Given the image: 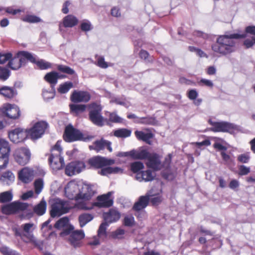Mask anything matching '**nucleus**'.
I'll list each match as a JSON object with an SVG mask.
<instances>
[{
	"label": "nucleus",
	"mask_w": 255,
	"mask_h": 255,
	"mask_svg": "<svg viewBox=\"0 0 255 255\" xmlns=\"http://www.w3.org/2000/svg\"><path fill=\"white\" fill-rule=\"evenodd\" d=\"M229 186L231 189L236 190L239 186V182L236 179H233L230 181Z\"/></svg>",
	"instance_id": "obj_64"
},
{
	"label": "nucleus",
	"mask_w": 255,
	"mask_h": 255,
	"mask_svg": "<svg viewBox=\"0 0 255 255\" xmlns=\"http://www.w3.org/2000/svg\"><path fill=\"white\" fill-rule=\"evenodd\" d=\"M109 225L107 223L103 222L102 223L98 230V237L101 240H104L107 238V227Z\"/></svg>",
	"instance_id": "obj_35"
},
{
	"label": "nucleus",
	"mask_w": 255,
	"mask_h": 255,
	"mask_svg": "<svg viewBox=\"0 0 255 255\" xmlns=\"http://www.w3.org/2000/svg\"><path fill=\"white\" fill-rule=\"evenodd\" d=\"M139 154H141V155H140V158H138V159H146L145 164L148 168L155 171H159L163 168L161 157L157 153H150L148 149L140 147Z\"/></svg>",
	"instance_id": "obj_2"
},
{
	"label": "nucleus",
	"mask_w": 255,
	"mask_h": 255,
	"mask_svg": "<svg viewBox=\"0 0 255 255\" xmlns=\"http://www.w3.org/2000/svg\"><path fill=\"white\" fill-rule=\"evenodd\" d=\"M57 68L58 71L70 75H73L75 73L73 69L66 65H58Z\"/></svg>",
	"instance_id": "obj_44"
},
{
	"label": "nucleus",
	"mask_w": 255,
	"mask_h": 255,
	"mask_svg": "<svg viewBox=\"0 0 255 255\" xmlns=\"http://www.w3.org/2000/svg\"><path fill=\"white\" fill-rule=\"evenodd\" d=\"M10 147L8 142L0 139V170L6 167L8 163Z\"/></svg>",
	"instance_id": "obj_11"
},
{
	"label": "nucleus",
	"mask_w": 255,
	"mask_h": 255,
	"mask_svg": "<svg viewBox=\"0 0 255 255\" xmlns=\"http://www.w3.org/2000/svg\"><path fill=\"white\" fill-rule=\"evenodd\" d=\"M33 170L28 168L24 167L18 173V178L19 180L24 183L30 182L34 177Z\"/></svg>",
	"instance_id": "obj_22"
},
{
	"label": "nucleus",
	"mask_w": 255,
	"mask_h": 255,
	"mask_svg": "<svg viewBox=\"0 0 255 255\" xmlns=\"http://www.w3.org/2000/svg\"><path fill=\"white\" fill-rule=\"evenodd\" d=\"M9 75V71L7 69L0 67V80L5 81L8 79Z\"/></svg>",
	"instance_id": "obj_53"
},
{
	"label": "nucleus",
	"mask_w": 255,
	"mask_h": 255,
	"mask_svg": "<svg viewBox=\"0 0 255 255\" xmlns=\"http://www.w3.org/2000/svg\"><path fill=\"white\" fill-rule=\"evenodd\" d=\"M131 171L135 173L144 168L143 163L140 161H135L130 164Z\"/></svg>",
	"instance_id": "obj_41"
},
{
	"label": "nucleus",
	"mask_w": 255,
	"mask_h": 255,
	"mask_svg": "<svg viewBox=\"0 0 255 255\" xmlns=\"http://www.w3.org/2000/svg\"><path fill=\"white\" fill-rule=\"evenodd\" d=\"M140 175L142 179L145 181H151L155 177V174H153L152 171L150 170L141 171Z\"/></svg>",
	"instance_id": "obj_42"
},
{
	"label": "nucleus",
	"mask_w": 255,
	"mask_h": 255,
	"mask_svg": "<svg viewBox=\"0 0 255 255\" xmlns=\"http://www.w3.org/2000/svg\"><path fill=\"white\" fill-rule=\"evenodd\" d=\"M121 217V213L116 209H110L108 212L104 213L105 222L109 224L117 222Z\"/></svg>",
	"instance_id": "obj_23"
},
{
	"label": "nucleus",
	"mask_w": 255,
	"mask_h": 255,
	"mask_svg": "<svg viewBox=\"0 0 255 255\" xmlns=\"http://www.w3.org/2000/svg\"><path fill=\"white\" fill-rule=\"evenodd\" d=\"M150 195L148 193L141 196L132 206V210L135 212H139L144 209L149 204Z\"/></svg>",
	"instance_id": "obj_21"
},
{
	"label": "nucleus",
	"mask_w": 255,
	"mask_h": 255,
	"mask_svg": "<svg viewBox=\"0 0 255 255\" xmlns=\"http://www.w3.org/2000/svg\"><path fill=\"white\" fill-rule=\"evenodd\" d=\"M1 179L6 181H13L14 180V174L10 171H7L2 173L1 176Z\"/></svg>",
	"instance_id": "obj_51"
},
{
	"label": "nucleus",
	"mask_w": 255,
	"mask_h": 255,
	"mask_svg": "<svg viewBox=\"0 0 255 255\" xmlns=\"http://www.w3.org/2000/svg\"><path fill=\"white\" fill-rule=\"evenodd\" d=\"M63 136L64 140L68 142L78 140L87 141L94 137L92 135L85 136L79 129L74 128L70 125L65 128Z\"/></svg>",
	"instance_id": "obj_4"
},
{
	"label": "nucleus",
	"mask_w": 255,
	"mask_h": 255,
	"mask_svg": "<svg viewBox=\"0 0 255 255\" xmlns=\"http://www.w3.org/2000/svg\"><path fill=\"white\" fill-rule=\"evenodd\" d=\"M47 204L45 200H42L37 205L33 208L34 213L38 216H42L45 214Z\"/></svg>",
	"instance_id": "obj_32"
},
{
	"label": "nucleus",
	"mask_w": 255,
	"mask_h": 255,
	"mask_svg": "<svg viewBox=\"0 0 255 255\" xmlns=\"http://www.w3.org/2000/svg\"><path fill=\"white\" fill-rule=\"evenodd\" d=\"M208 122L212 126L210 130L214 132H231L236 129V127L234 124L228 122H213L211 119H209Z\"/></svg>",
	"instance_id": "obj_7"
},
{
	"label": "nucleus",
	"mask_w": 255,
	"mask_h": 255,
	"mask_svg": "<svg viewBox=\"0 0 255 255\" xmlns=\"http://www.w3.org/2000/svg\"><path fill=\"white\" fill-rule=\"evenodd\" d=\"M74 227L71 225H68L67 226H66L63 229L62 231L60 233V236L61 237H64L65 236H67L68 235H71L72 233L74 231Z\"/></svg>",
	"instance_id": "obj_52"
},
{
	"label": "nucleus",
	"mask_w": 255,
	"mask_h": 255,
	"mask_svg": "<svg viewBox=\"0 0 255 255\" xmlns=\"http://www.w3.org/2000/svg\"><path fill=\"white\" fill-rule=\"evenodd\" d=\"M114 163V160L109 159L100 156H94L89 158L87 161V164L90 166L89 168L94 169H101Z\"/></svg>",
	"instance_id": "obj_10"
},
{
	"label": "nucleus",
	"mask_w": 255,
	"mask_h": 255,
	"mask_svg": "<svg viewBox=\"0 0 255 255\" xmlns=\"http://www.w3.org/2000/svg\"><path fill=\"white\" fill-rule=\"evenodd\" d=\"M12 199V193L10 191H5L0 193V202L5 203L10 202Z\"/></svg>",
	"instance_id": "obj_43"
},
{
	"label": "nucleus",
	"mask_w": 255,
	"mask_h": 255,
	"mask_svg": "<svg viewBox=\"0 0 255 255\" xmlns=\"http://www.w3.org/2000/svg\"><path fill=\"white\" fill-rule=\"evenodd\" d=\"M84 233L82 231H74L70 235L69 241L70 244L74 248L79 247L81 246V240L84 239Z\"/></svg>",
	"instance_id": "obj_25"
},
{
	"label": "nucleus",
	"mask_w": 255,
	"mask_h": 255,
	"mask_svg": "<svg viewBox=\"0 0 255 255\" xmlns=\"http://www.w3.org/2000/svg\"><path fill=\"white\" fill-rule=\"evenodd\" d=\"M22 228L21 226L20 227L19 226L14 227L12 228V230L15 237H19L23 240H25V238H24L25 234L23 233Z\"/></svg>",
	"instance_id": "obj_47"
},
{
	"label": "nucleus",
	"mask_w": 255,
	"mask_h": 255,
	"mask_svg": "<svg viewBox=\"0 0 255 255\" xmlns=\"http://www.w3.org/2000/svg\"><path fill=\"white\" fill-rule=\"evenodd\" d=\"M78 19L74 15L69 14L63 19V25L64 27H73L78 23Z\"/></svg>",
	"instance_id": "obj_29"
},
{
	"label": "nucleus",
	"mask_w": 255,
	"mask_h": 255,
	"mask_svg": "<svg viewBox=\"0 0 255 255\" xmlns=\"http://www.w3.org/2000/svg\"><path fill=\"white\" fill-rule=\"evenodd\" d=\"M245 32L244 34H246V36L248 34L253 35L251 39L248 38L244 41V45H245L246 48L248 49L251 48L255 44V26L250 25L247 26L245 28Z\"/></svg>",
	"instance_id": "obj_24"
},
{
	"label": "nucleus",
	"mask_w": 255,
	"mask_h": 255,
	"mask_svg": "<svg viewBox=\"0 0 255 255\" xmlns=\"http://www.w3.org/2000/svg\"><path fill=\"white\" fill-rule=\"evenodd\" d=\"M92 28L91 22L87 20H84L80 24L81 30L84 32L90 31Z\"/></svg>",
	"instance_id": "obj_50"
},
{
	"label": "nucleus",
	"mask_w": 255,
	"mask_h": 255,
	"mask_svg": "<svg viewBox=\"0 0 255 255\" xmlns=\"http://www.w3.org/2000/svg\"><path fill=\"white\" fill-rule=\"evenodd\" d=\"M12 55L11 53H6L5 54L0 53V64H3L7 61L11 59Z\"/></svg>",
	"instance_id": "obj_55"
},
{
	"label": "nucleus",
	"mask_w": 255,
	"mask_h": 255,
	"mask_svg": "<svg viewBox=\"0 0 255 255\" xmlns=\"http://www.w3.org/2000/svg\"><path fill=\"white\" fill-rule=\"evenodd\" d=\"M111 193L98 196L97 197V201L93 203L94 206L99 208H109L113 204V200L110 199Z\"/></svg>",
	"instance_id": "obj_18"
},
{
	"label": "nucleus",
	"mask_w": 255,
	"mask_h": 255,
	"mask_svg": "<svg viewBox=\"0 0 255 255\" xmlns=\"http://www.w3.org/2000/svg\"><path fill=\"white\" fill-rule=\"evenodd\" d=\"M35 192L39 194L42 191L43 187V181L41 178L37 179L34 182Z\"/></svg>",
	"instance_id": "obj_45"
},
{
	"label": "nucleus",
	"mask_w": 255,
	"mask_h": 255,
	"mask_svg": "<svg viewBox=\"0 0 255 255\" xmlns=\"http://www.w3.org/2000/svg\"><path fill=\"white\" fill-rule=\"evenodd\" d=\"M134 218L132 215L126 216L123 220V224L127 227H132L134 225Z\"/></svg>",
	"instance_id": "obj_46"
},
{
	"label": "nucleus",
	"mask_w": 255,
	"mask_h": 255,
	"mask_svg": "<svg viewBox=\"0 0 255 255\" xmlns=\"http://www.w3.org/2000/svg\"><path fill=\"white\" fill-rule=\"evenodd\" d=\"M162 201V198L161 196L157 195L154 196L150 195L149 202L152 206H157Z\"/></svg>",
	"instance_id": "obj_49"
},
{
	"label": "nucleus",
	"mask_w": 255,
	"mask_h": 255,
	"mask_svg": "<svg viewBox=\"0 0 255 255\" xmlns=\"http://www.w3.org/2000/svg\"><path fill=\"white\" fill-rule=\"evenodd\" d=\"M250 157L248 153H244L238 156V160L243 163H247L249 162Z\"/></svg>",
	"instance_id": "obj_58"
},
{
	"label": "nucleus",
	"mask_w": 255,
	"mask_h": 255,
	"mask_svg": "<svg viewBox=\"0 0 255 255\" xmlns=\"http://www.w3.org/2000/svg\"><path fill=\"white\" fill-rule=\"evenodd\" d=\"M28 207V204L20 202H13L1 207V212L5 215L15 214L19 211H24Z\"/></svg>",
	"instance_id": "obj_9"
},
{
	"label": "nucleus",
	"mask_w": 255,
	"mask_h": 255,
	"mask_svg": "<svg viewBox=\"0 0 255 255\" xmlns=\"http://www.w3.org/2000/svg\"><path fill=\"white\" fill-rule=\"evenodd\" d=\"M27 129L16 128L9 131L8 137L10 141L15 143L23 141L28 137Z\"/></svg>",
	"instance_id": "obj_13"
},
{
	"label": "nucleus",
	"mask_w": 255,
	"mask_h": 255,
	"mask_svg": "<svg viewBox=\"0 0 255 255\" xmlns=\"http://www.w3.org/2000/svg\"><path fill=\"white\" fill-rule=\"evenodd\" d=\"M179 82L181 84H185L186 85L195 86L196 83L193 81L187 79V78L181 77L179 79Z\"/></svg>",
	"instance_id": "obj_60"
},
{
	"label": "nucleus",
	"mask_w": 255,
	"mask_h": 255,
	"mask_svg": "<svg viewBox=\"0 0 255 255\" xmlns=\"http://www.w3.org/2000/svg\"><path fill=\"white\" fill-rule=\"evenodd\" d=\"M33 226V224L32 223H26L21 225V228L25 234V240H23V241L25 243H31L35 246H37L39 245L38 241L34 237L33 234L30 233V230Z\"/></svg>",
	"instance_id": "obj_20"
},
{
	"label": "nucleus",
	"mask_w": 255,
	"mask_h": 255,
	"mask_svg": "<svg viewBox=\"0 0 255 255\" xmlns=\"http://www.w3.org/2000/svg\"><path fill=\"white\" fill-rule=\"evenodd\" d=\"M23 56L26 58L27 61L36 64L40 70H45L51 68V64L50 63L45 61L43 59L37 60L35 57L29 52H23Z\"/></svg>",
	"instance_id": "obj_19"
},
{
	"label": "nucleus",
	"mask_w": 255,
	"mask_h": 255,
	"mask_svg": "<svg viewBox=\"0 0 255 255\" xmlns=\"http://www.w3.org/2000/svg\"><path fill=\"white\" fill-rule=\"evenodd\" d=\"M134 134L138 140L149 144L151 143L150 139L153 137V134L151 132L145 133L142 131L136 130Z\"/></svg>",
	"instance_id": "obj_28"
},
{
	"label": "nucleus",
	"mask_w": 255,
	"mask_h": 255,
	"mask_svg": "<svg viewBox=\"0 0 255 255\" xmlns=\"http://www.w3.org/2000/svg\"><path fill=\"white\" fill-rule=\"evenodd\" d=\"M58 73L55 71H52L47 73L44 76V79L48 83L54 86L57 84L58 80L59 79Z\"/></svg>",
	"instance_id": "obj_31"
},
{
	"label": "nucleus",
	"mask_w": 255,
	"mask_h": 255,
	"mask_svg": "<svg viewBox=\"0 0 255 255\" xmlns=\"http://www.w3.org/2000/svg\"><path fill=\"white\" fill-rule=\"evenodd\" d=\"M89 119L94 125L102 127L104 125V119L102 116V106L101 104L92 102L88 105Z\"/></svg>",
	"instance_id": "obj_5"
},
{
	"label": "nucleus",
	"mask_w": 255,
	"mask_h": 255,
	"mask_svg": "<svg viewBox=\"0 0 255 255\" xmlns=\"http://www.w3.org/2000/svg\"><path fill=\"white\" fill-rule=\"evenodd\" d=\"M246 37L245 34L232 33L226 32L225 34L217 36L214 43L211 45V49L219 56H226L235 51L236 42L235 39Z\"/></svg>",
	"instance_id": "obj_1"
},
{
	"label": "nucleus",
	"mask_w": 255,
	"mask_h": 255,
	"mask_svg": "<svg viewBox=\"0 0 255 255\" xmlns=\"http://www.w3.org/2000/svg\"><path fill=\"white\" fill-rule=\"evenodd\" d=\"M139 152L140 148L138 150L132 149L128 152H120L118 155L122 157L129 156L133 159H138V158H140V155H141Z\"/></svg>",
	"instance_id": "obj_34"
},
{
	"label": "nucleus",
	"mask_w": 255,
	"mask_h": 255,
	"mask_svg": "<svg viewBox=\"0 0 255 255\" xmlns=\"http://www.w3.org/2000/svg\"><path fill=\"white\" fill-rule=\"evenodd\" d=\"M47 128L48 124L46 122H37L31 128L27 129L28 137L32 140L37 139L42 136Z\"/></svg>",
	"instance_id": "obj_8"
},
{
	"label": "nucleus",
	"mask_w": 255,
	"mask_h": 255,
	"mask_svg": "<svg viewBox=\"0 0 255 255\" xmlns=\"http://www.w3.org/2000/svg\"><path fill=\"white\" fill-rule=\"evenodd\" d=\"M97 66L102 68H107L108 67V63L105 62L103 57H99L97 59Z\"/></svg>",
	"instance_id": "obj_61"
},
{
	"label": "nucleus",
	"mask_w": 255,
	"mask_h": 255,
	"mask_svg": "<svg viewBox=\"0 0 255 255\" xmlns=\"http://www.w3.org/2000/svg\"><path fill=\"white\" fill-rule=\"evenodd\" d=\"M69 220L67 217H63L58 220L55 224L54 227L57 229L64 228L69 225Z\"/></svg>",
	"instance_id": "obj_40"
},
{
	"label": "nucleus",
	"mask_w": 255,
	"mask_h": 255,
	"mask_svg": "<svg viewBox=\"0 0 255 255\" xmlns=\"http://www.w3.org/2000/svg\"><path fill=\"white\" fill-rule=\"evenodd\" d=\"M21 19L26 22L28 23H38L42 21L41 19L35 15L31 14H27L25 16L21 18Z\"/></svg>",
	"instance_id": "obj_39"
},
{
	"label": "nucleus",
	"mask_w": 255,
	"mask_h": 255,
	"mask_svg": "<svg viewBox=\"0 0 255 255\" xmlns=\"http://www.w3.org/2000/svg\"><path fill=\"white\" fill-rule=\"evenodd\" d=\"M85 168V164L83 161H74L68 164L65 168V174L68 176H72L79 173Z\"/></svg>",
	"instance_id": "obj_16"
},
{
	"label": "nucleus",
	"mask_w": 255,
	"mask_h": 255,
	"mask_svg": "<svg viewBox=\"0 0 255 255\" xmlns=\"http://www.w3.org/2000/svg\"><path fill=\"white\" fill-rule=\"evenodd\" d=\"M23 52L25 51H20L17 53L16 57L10 59L8 62L9 67L13 70H17L20 68L22 66H24L27 62V59L25 58L23 54Z\"/></svg>",
	"instance_id": "obj_14"
},
{
	"label": "nucleus",
	"mask_w": 255,
	"mask_h": 255,
	"mask_svg": "<svg viewBox=\"0 0 255 255\" xmlns=\"http://www.w3.org/2000/svg\"><path fill=\"white\" fill-rule=\"evenodd\" d=\"M239 169V175L241 176L247 175L250 172V168L243 165H240Z\"/></svg>",
	"instance_id": "obj_59"
},
{
	"label": "nucleus",
	"mask_w": 255,
	"mask_h": 255,
	"mask_svg": "<svg viewBox=\"0 0 255 255\" xmlns=\"http://www.w3.org/2000/svg\"><path fill=\"white\" fill-rule=\"evenodd\" d=\"M198 84L200 86H206L210 88H212L214 86L212 81L206 79H201L198 82Z\"/></svg>",
	"instance_id": "obj_54"
},
{
	"label": "nucleus",
	"mask_w": 255,
	"mask_h": 255,
	"mask_svg": "<svg viewBox=\"0 0 255 255\" xmlns=\"http://www.w3.org/2000/svg\"><path fill=\"white\" fill-rule=\"evenodd\" d=\"M0 252L3 255H20L16 251L10 250L7 247H1L0 248Z\"/></svg>",
	"instance_id": "obj_48"
},
{
	"label": "nucleus",
	"mask_w": 255,
	"mask_h": 255,
	"mask_svg": "<svg viewBox=\"0 0 255 255\" xmlns=\"http://www.w3.org/2000/svg\"><path fill=\"white\" fill-rule=\"evenodd\" d=\"M91 98L90 94L85 91L74 90L70 95V100L74 103H87Z\"/></svg>",
	"instance_id": "obj_15"
},
{
	"label": "nucleus",
	"mask_w": 255,
	"mask_h": 255,
	"mask_svg": "<svg viewBox=\"0 0 255 255\" xmlns=\"http://www.w3.org/2000/svg\"><path fill=\"white\" fill-rule=\"evenodd\" d=\"M86 105L82 104H71L69 105L70 112L75 116H79L84 112L86 109Z\"/></svg>",
	"instance_id": "obj_30"
},
{
	"label": "nucleus",
	"mask_w": 255,
	"mask_h": 255,
	"mask_svg": "<svg viewBox=\"0 0 255 255\" xmlns=\"http://www.w3.org/2000/svg\"><path fill=\"white\" fill-rule=\"evenodd\" d=\"M98 171V173L103 176H107L112 173H117L121 170V168L119 167H110L109 166L104 167Z\"/></svg>",
	"instance_id": "obj_33"
},
{
	"label": "nucleus",
	"mask_w": 255,
	"mask_h": 255,
	"mask_svg": "<svg viewBox=\"0 0 255 255\" xmlns=\"http://www.w3.org/2000/svg\"><path fill=\"white\" fill-rule=\"evenodd\" d=\"M125 233L124 230L119 229L112 233V236L114 239H122Z\"/></svg>",
	"instance_id": "obj_56"
},
{
	"label": "nucleus",
	"mask_w": 255,
	"mask_h": 255,
	"mask_svg": "<svg viewBox=\"0 0 255 255\" xmlns=\"http://www.w3.org/2000/svg\"><path fill=\"white\" fill-rule=\"evenodd\" d=\"M131 131L127 128H120L114 130V135L117 137L126 138L130 136Z\"/></svg>",
	"instance_id": "obj_36"
},
{
	"label": "nucleus",
	"mask_w": 255,
	"mask_h": 255,
	"mask_svg": "<svg viewBox=\"0 0 255 255\" xmlns=\"http://www.w3.org/2000/svg\"><path fill=\"white\" fill-rule=\"evenodd\" d=\"M15 161L19 165H25L30 160V153L28 149L21 147L16 149L13 153Z\"/></svg>",
	"instance_id": "obj_12"
},
{
	"label": "nucleus",
	"mask_w": 255,
	"mask_h": 255,
	"mask_svg": "<svg viewBox=\"0 0 255 255\" xmlns=\"http://www.w3.org/2000/svg\"><path fill=\"white\" fill-rule=\"evenodd\" d=\"M198 93L195 89H192L188 91L187 93V97L192 100H196L198 96Z\"/></svg>",
	"instance_id": "obj_63"
},
{
	"label": "nucleus",
	"mask_w": 255,
	"mask_h": 255,
	"mask_svg": "<svg viewBox=\"0 0 255 255\" xmlns=\"http://www.w3.org/2000/svg\"><path fill=\"white\" fill-rule=\"evenodd\" d=\"M1 111L9 119H16L20 116V110L18 107L14 105L8 104L3 107Z\"/></svg>",
	"instance_id": "obj_17"
},
{
	"label": "nucleus",
	"mask_w": 255,
	"mask_h": 255,
	"mask_svg": "<svg viewBox=\"0 0 255 255\" xmlns=\"http://www.w3.org/2000/svg\"><path fill=\"white\" fill-rule=\"evenodd\" d=\"M17 91L14 87L2 86L0 88V95L5 98L11 99L17 95Z\"/></svg>",
	"instance_id": "obj_27"
},
{
	"label": "nucleus",
	"mask_w": 255,
	"mask_h": 255,
	"mask_svg": "<svg viewBox=\"0 0 255 255\" xmlns=\"http://www.w3.org/2000/svg\"><path fill=\"white\" fill-rule=\"evenodd\" d=\"M93 219V216L88 213H84L79 216L78 220L81 227H84L87 223Z\"/></svg>",
	"instance_id": "obj_38"
},
{
	"label": "nucleus",
	"mask_w": 255,
	"mask_h": 255,
	"mask_svg": "<svg viewBox=\"0 0 255 255\" xmlns=\"http://www.w3.org/2000/svg\"><path fill=\"white\" fill-rule=\"evenodd\" d=\"M95 145V150L97 152H99L101 150H104L106 148L110 152H112L113 149L111 147V142L108 140H106L103 138L100 140H97L94 142Z\"/></svg>",
	"instance_id": "obj_26"
},
{
	"label": "nucleus",
	"mask_w": 255,
	"mask_h": 255,
	"mask_svg": "<svg viewBox=\"0 0 255 255\" xmlns=\"http://www.w3.org/2000/svg\"><path fill=\"white\" fill-rule=\"evenodd\" d=\"M109 121L113 123H120L121 118L115 113H111L109 115Z\"/></svg>",
	"instance_id": "obj_62"
},
{
	"label": "nucleus",
	"mask_w": 255,
	"mask_h": 255,
	"mask_svg": "<svg viewBox=\"0 0 255 255\" xmlns=\"http://www.w3.org/2000/svg\"><path fill=\"white\" fill-rule=\"evenodd\" d=\"M73 87V84L71 82H66L60 84L57 89L59 93L63 94L67 93L70 89Z\"/></svg>",
	"instance_id": "obj_37"
},
{
	"label": "nucleus",
	"mask_w": 255,
	"mask_h": 255,
	"mask_svg": "<svg viewBox=\"0 0 255 255\" xmlns=\"http://www.w3.org/2000/svg\"><path fill=\"white\" fill-rule=\"evenodd\" d=\"M60 141H57L51 149V154L48 158V162L53 170L61 169L65 165L64 161L61 156L62 148Z\"/></svg>",
	"instance_id": "obj_3"
},
{
	"label": "nucleus",
	"mask_w": 255,
	"mask_h": 255,
	"mask_svg": "<svg viewBox=\"0 0 255 255\" xmlns=\"http://www.w3.org/2000/svg\"><path fill=\"white\" fill-rule=\"evenodd\" d=\"M71 208L68 202L56 199L51 205L50 216L53 218L59 217L68 213Z\"/></svg>",
	"instance_id": "obj_6"
},
{
	"label": "nucleus",
	"mask_w": 255,
	"mask_h": 255,
	"mask_svg": "<svg viewBox=\"0 0 255 255\" xmlns=\"http://www.w3.org/2000/svg\"><path fill=\"white\" fill-rule=\"evenodd\" d=\"M192 35L194 36H196L197 37H200L204 39H207L209 38V35L207 33H206L200 30H194L193 32Z\"/></svg>",
	"instance_id": "obj_57"
}]
</instances>
